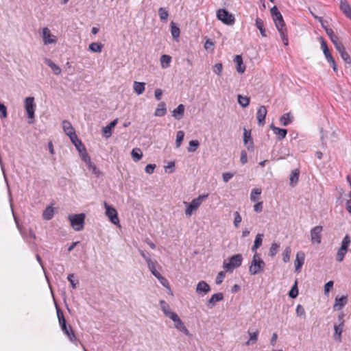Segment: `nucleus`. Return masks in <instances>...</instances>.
Returning <instances> with one entry per match:
<instances>
[{
	"mask_svg": "<svg viewBox=\"0 0 351 351\" xmlns=\"http://www.w3.org/2000/svg\"><path fill=\"white\" fill-rule=\"evenodd\" d=\"M167 112L166 104L165 102H160L158 104L157 108L154 112L156 117H162Z\"/></svg>",
	"mask_w": 351,
	"mask_h": 351,
	"instance_id": "32",
	"label": "nucleus"
},
{
	"mask_svg": "<svg viewBox=\"0 0 351 351\" xmlns=\"http://www.w3.org/2000/svg\"><path fill=\"white\" fill-rule=\"evenodd\" d=\"M255 25L257 29H259L261 36L263 37L266 36V32L264 27V23L263 20L257 17L255 20Z\"/></svg>",
	"mask_w": 351,
	"mask_h": 351,
	"instance_id": "37",
	"label": "nucleus"
},
{
	"mask_svg": "<svg viewBox=\"0 0 351 351\" xmlns=\"http://www.w3.org/2000/svg\"><path fill=\"white\" fill-rule=\"evenodd\" d=\"M204 48L206 50L210 49L213 51L214 50V43L210 39H207L204 44Z\"/></svg>",
	"mask_w": 351,
	"mask_h": 351,
	"instance_id": "62",
	"label": "nucleus"
},
{
	"mask_svg": "<svg viewBox=\"0 0 351 351\" xmlns=\"http://www.w3.org/2000/svg\"><path fill=\"white\" fill-rule=\"evenodd\" d=\"M160 304L161 310L169 319L172 318V315H177L175 312L171 311L170 306L165 300H160Z\"/></svg>",
	"mask_w": 351,
	"mask_h": 351,
	"instance_id": "23",
	"label": "nucleus"
},
{
	"mask_svg": "<svg viewBox=\"0 0 351 351\" xmlns=\"http://www.w3.org/2000/svg\"><path fill=\"white\" fill-rule=\"evenodd\" d=\"M62 330L66 335L71 342L73 343L76 346L77 345L80 341L76 337L72 326L70 324L65 327V329H62Z\"/></svg>",
	"mask_w": 351,
	"mask_h": 351,
	"instance_id": "15",
	"label": "nucleus"
},
{
	"mask_svg": "<svg viewBox=\"0 0 351 351\" xmlns=\"http://www.w3.org/2000/svg\"><path fill=\"white\" fill-rule=\"evenodd\" d=\"M217 17L226 25H232L234 23L235 19L234 15L226 9H219L217 12Z\"/></svg>",
	"mask_w": 351,
	"mask_h": 351,
	"instance_id": "6",
	"label": "nucleus"
},
{
	"mask_svg": "<svg viewBox=\"0 0 351 351\" xmlns=\"http://www.w3.org/2000/svg\"><path fill=\"white\" fill-rule=\"evenodd\" d=\"M171 33L174 40H178L180 34V28L173 22L171 23Z\"/></svg>",
	"mask_w": 351,
	"mask_h": 351,
	"instance_id": "38",
	"label": "nucleus"
},
{
	"mask_svg": "<svg viewBox=\"0 0 351 351\" xmlns=\"http://www.w3.org/2000/svg\"><path fill=\"white\" fill-rule=\"evenodd\" d=\"M71 141L73 143V145L75 146L76 149L78 150L80 153H82V152H86V148L82 141L78 138L77 136L75 134V138L73 136H71L70 138Z\"/></svg>",
	"mask_w": 351,
	"mask_h": 351,
	"instance_id": "28",
	"label": "nucleus"
},
{
	"mask_svg": "<svg viewBox=\"0 0 351 351\" xmlns=\"http://www.w3.org/2000/svg\"><path fill=\"white\" fill-rule=\"evenodd\" d=\"M349 199L346 202V208L348 213L351 215V191L348 193Z\"/></svg>",
	"mask_w": 351,
	"mask_h": 351,
	"instance_id": "64",
	"label": "nucleus"
},
{
	"mask_svg": "<svg viewBox=\"0 0 351 351\" xmlns=\"http://www.w3.org/2000/svg\"><path fill=\"white\" fill-rule=\"evenodd\" d=\"M298 295V289L297 287V281L295 282L294 285L292 287L289 293V296L291 298H295Z\"/></svg>",
	"mask_w": 351,
	"mask_h": 351,
	"instance_id": "53",
	"label": "nucleus"
},
{
	"mask_svg": "<svg viewBox=\"0 0 351 351\" xmlns=\"http://www.w3.org/2000/svg\"><path fill=\"white\" fill-rule=\"evenodd\" d=\"M171 319L174 322V327L179 331L183 332L186 336H190L189 330L185 326L184 322L181 320L178 315H172Z\"/></svg>",
	"mask_w": 351,
	"mask_h": 351,
	"instance_id": "11",
	"label": "nucleus"
},
{
	"mask_svg": "<svg viewBox=\"0 0 351 351\" xmlns=\"http://www.w3.org/2000/svg\"><path fill=\"white\" fill-rule=\"evenodd\" d=\"M337 51L340 54L341 58L344 60L346 64H351V58L348 52L346 51V49L343 45L339 46L338 48L336 49Z\"/></svg>",
	"mask_w": 351,
	"mask_h": 351,
	"instance_id": "26",
	"label": "nucleus"
},
{
	"mask_svg": "<svg viewBox=\"0 0 351 351\" xmlns=\"http://www.w3.org/2000/svg\"><path fill=\"white\" fill-rule=\"evenodd\" d=\"M278 31L280 33V37L285 45H289V39L287 35V28L283 18L274 21Z\"/></svg>",
	"mask_w": 351,
	"mask_h": 351,
	"instance_id": "7",
	"label": "nucleus"
},
{
	"mask_svg": "<svg viewBox=\"0 0 351 351\" xmlns=\"http://www.w3.org/2000/svg\"><path fill=\"white\" fill-rule=\"evenodd\" d=\"M331 42L335 45V49L338 48L339 46L343 45V43L339 40V37L337 35H335L333 37L330 38Z\"/></svg>",
	"mask_w": 351,
	"mask_h": 351,
	"instance_id": "58",
	"label": "nucleus"
},
{
	"mask_svg": "<svg viewBox=\"0 0 351 351\" xmlns=\"http://www.w3.org/2000/svg\"><path fill=\"white\" fill-rule=\"evenodd\" d=\"M270 128L272 130L274 133L276 135L277 139L281 141L285 138L287 130L286 129L279 128L275 126L274 124L270 125Z\"/></svg>",
	"mask_w": 351,
	"mask_h": 351,
	"instance_id": "21",
	"label": "nucleus"
},
{
	"mask_svg": "<svg viewBox=\"0 0 351 351\" xmlns=\"http://www.w3.org/2000/svg\"><path fill=\"white\" fill-rule=\"evenodd\" d=\"M347 296L336 297L333 306L334 309L337 311L341 310L347 304Z\"/></svg>",
	"mask_w": 351,
	"mask_h": 351,
	"instance_id": "27",
	"label": "nucleus"
},
{
	"mask_svg": "<svg viewBox=\"0 0 351 351\" xmlns=\"http://www.w3.org/2000/svg\"><path fill=\"white\" fill-rule=\"evenodd\" d=\"M263 234L258 233L256 234L254 244L258 246L259 247L262 245Z\"/></svg>",
	"mask_w": 351,
	"mask_h": 351,
	"instance_id": "55",
	"label": "nucleus"
},
{
	"mask_svg": "<svg viewBox=\"0 0 351 351\" xmlns=\"http://www.w3.org/2000/svg\"><path fill=\"white\" fill-rule=\"evenodd\" d=\"M160 61L161 67L162 69H167L170 66L171 62V57L169 55H162L160 56Z\"/></svg>",
	"mask_w": 351,
	"mask_h": 351,
	"instance_id": "34",
	"label": "nucleus"
},
{
	"mask_svg": "<svg viewBox=\"0 0 351 351\" xmlns=\"http://www.w3.org/2000/svg\"><path fill=\"white\" fill-rule=\"evenodd\" d=\"M45 62L47 66H49L51 69L54 74L59 75L61 73L60 67L56 64H55L51 59L45 58Z\"/></svg>",
	"mask_w": 351,
	"mask_h": 351,
	"instance_id": "30",
	"label": "nucleus"
},
{
	"mask_svg": "<svg viewBox=\"0 0 351 351\" xmlns=\"http://www.w3.org/2000/svg\"><path fill=\"white\" fill-rule=\"evenodd\" d=\"M344 327V321L341 322L339 324L334 325L335 334L334 339L338 342H341V334Z\"/></svg>",
	"mask_w": 351,
	"mask_h": 351,
	"instance_id": "20",
	"label": "nucleus"
},
{
	"mask_svg": "<svg viewBox=\"0 0 351 351\" xmlns=\"http://www.w3.org/2000/svg\"><path fill=\"white\" fill-rule=\"evenodd\" d=\"M62 127L64 132L67 136L71 138V136H73L75 138V132L73 126L71 125V123L68 121H62Z\"/></svg>",
	"mask_w": 351,
	"mask_h": 351,
	"instance_id": "24",
	"label": "nucleus"
},
{
	"mask_svg": "<svg viewBox=\"0 0 351 351\" xmlns=\"http://www.w3.org/2000/svg\"><path fill=\"white\" fill-rule=\"evenodd\" d=\"M248 334L250 335V339L248 341L245 342L246 346L255 343L257 341L259 331L258 330H256L254 332H251L250 330H248Z\"/></svg>",
	"mask_w": 351,
	"mask_h": 351,
	"instance_id": "36",
	"label": "nucleus"
},
{
	"mask_svg": "<svg viewBox=\"0 0 351 351\" xmlns=\"http://www.w3.org/2000/svg\"><path fill=\"white\" fill-rule=\"evenodd\" d=\"M223 69V65L221 63H216L214 65L213 71L217 75H221Z\"/></svg>",
	"mask_w": 351,
	"mask_h": 351,
	"instance_id": "60",
	"label": "nucleus"
},
{
	"mask_svg": "<svg viewBox=\"0 0 351 351\" xmlns=\"http://www.w3.org/2000/svg\"><path fill=\"white\" fill-rule=\"evenodd\" d=\"M0 112H1V114H0V117L1 118H5V117H7V116H8L7 108L1 101H0Z\"/></svg>",
	"mask_w": 351,
	"mask_h": 351,
	"instance_id": "57",
	"label": "nucleus"
},
{
	"mask_svg": "<svg viewBox=\"0 0 351 351\" xmlns=\"http://www.w3.org/2000/svg\"><path fill=\"white\" fill-rule=\"evenodd\" d=\"M223 299V293H217L213 294L211 298L207 302V306L209 308L214 307L217 302H219Z\"/></svg>",
	"mask_w": 351,
	"mask_h": 351,
	"instance_id": "19",
	"label": "nucleus"
},
{
	"mask_svg": "<svg viewBox=\"0 0 351 351\" xmlns=\"http://www.w3.org/2000/svg\"><path fill=\"white\" fill-rule=\"evenodd\" d=\"M267 113L265 106H261L256 112V119L259 126H263L265 124V117Z\"/></svg>",
	"mask_w": 351,
	"mask_h": 351,
	"instance_id": "14",
	"label": "nucleus"
},
{
	"mask_svg": "<svg viewBox=\"0 0 351 351\" xmlns=\"http://www.w3.org/2000/svg\"><path fill=\"white\" fill-rule=\"evenodd\" d=\"M271 14L274 21L282 18L281 13L278 11L276 5L271 8Z\"/></svg>",
	"mask_w": 351,
	"mask_h": 351,
	"instance_id": "47",
	"label": "nucleus"
},
{
	"mask_svg": "<svg viewBox=\"0 0 351 351\" xmlns=\"http://www.w3.org/2000/svg\"><path fill=\"white\" fill-rule=\"evenodd\" d=\"M158 14L161 21H167L169 16L167 10L164 8L158 9Z\"/></svg>",
	"mask_w": 351,
	"mask_h": 351,
	"instance_id": "49",
	"label": "nucleus"
},
{
	"mask_svg": "<svg viewBox=\"0 0 351 351\" xmlns=\"http://www.w3.org/2000/svg\"><path fill=\"white\" fill-rule=\"evenodd\" d=\"M184 137V132L182 130H179L176 134V146L177 148L180 147Z\"/></svg>",
	"mask_w": 351,
	"mask_h": 351,
	"instance_id": "48",
	"label": "nucleus"
},
{
	"mask_svg": "<svg viewBox=\"0 0 351 351\" xmlns=\"http://www.w3.org/2000/svg\"><path fill=\"white\" fill-rule=\"evenodd\" d=\"M293 119V117L291 115V112H287L283 114L280 118V123L284 126H287L290 123H292Z\"/></svg>",
	"mask_w": 351,
	"mask_h": 351,
	"instance_id": "31",
	"label": "nucleus"
},
{
	"mask_svg": "<svg viewBox=\"0 0 351 351\" xmlns=\"http://www.w3.org/2000/svg\"><path fill=\"white\" fill-rule=\"evenodd\" d=\"M262 193V190L260 188H255L253 189L251 191L250 194V200L253 202H256L258 199L259 196Z\"/></svg>",
	"mask_w": 351,
	"mask_h": 351,
	"instance_id": "39",
	"label": "nucleus"
},
{
	"mask_svg": "<svg viewBox=\"0 0 351 351\" xmlns=\"http://www.w3.org/2000/svg\"><path fill=\"white\" fill-rule=\"evenodd\" d=\"M299 170L298 169H294L291 171V176H290V184L292 186H294L296 184L299 180Z\"/></svg>",
	"mask_w": 351,
	"mask_h": 351,
	"instance_id": "41",
	"label": "nucleus"
},
{
	"mask_svg": "<svg viewBox=\"0 0 351 351\" xmlns=\"http://www.w3.org/2000/svg\"><path fill=\"white\" fill-rule=\"evenodd\" d=\"M133 88H134V92L138 95H141L145 90V83L135 81L134 82Z\"/></svg>",
	"mask_w": 351,
	"mask_h": 351,
	"instance_id": "35",
	"label": "nucleus"
},
{
	"mask_svg": "<svg viewBox=\"0 0 351 351\" xmlns=\"http://www.w3.org/2000/svg\"><path fill=\"white\" fill-rule=\"evenodd\" d=\"M199 145V141L197 140H192L189 141V147L188 148V152H194L198 147Z\"/></svg>",
	"mask_w": 351,
	"mask_h": 351,
	"instance_id": "51",
	"label": "nucleus"
},
{
	"mask_svg": "<svg viewBox=\"0 0 351 351\" xmlns=\"http://www.w3.org/2000/svg\"><path fill=\"white\" fill-rule=\"evenodd\" d=\"M295 313L297 316L301 317L305 315V311L304 307L301 304H298L296 307Z\"/></svg>",
	"mask_w": 351,
	"mask_h": 351,
	"instance_id": "59",
	"label": "nucleus"
},
{
	"mask_svg": "<svg viewBox=\"0 0 351 351\" xmlns=\"http://www.w3.org/2000/svg\"><path fill=\"white\" fill-rule=\"evenodd\" d=\"M54 208L51 206H48L43 213V218L45 220H50L53 217Z\"/></svg>",
	"mask_w": 351,
	"mask_h": 351,
	"instance_id": "33",
	"label": "nucleus"
},
{
	"mask_svg": "<svg viewBox=\"0 0 351 351\" xmlns=\"http://www.w3.org/2000/svg\"><path fill=\"white\" fill-rule=\"evenodd\" d=\"M88 168L89 170H90L92 171V173L93 174H95L97 177H99L101 172L100 171L97 169V166L95 165V163H93V162H90L88 165Z\"/></svg>",
	"mask_w": 351,
	"mask_h": 351,
	"instance_id": "50",
	"label": "nucleus"
},
{
	"mask_svg": "<svg viewBox=\"0 0 351 351\" xmlns=\"http://www.w3.org/2000/svg\"><path fill=\"white\" fill-rule=\"evenodd\" d=\"M234 62L237 66V71L239 73H243L245 71V66L243 64L242 56L241 55H236L234 58Z\"/></svg>",
	"mask_w": 351,
	"mask_h": 351,
	"instance_id": "22",
	"label": "nucleus"
},
{
	"mask_svg": "<svg viewBox=\"0 0 351 351\" xmlns=\"http://www.w3.org/2000/svg\"><path fill=\"white\" fill-rule=\"evenodd\" d=\"M42 38L45 45L54 44L57 42L56 36L51 34L48 27H44L43 29Z\"/></svg>",
	"mask_w": 351,
	"mask_h": 351,
	"instance_id": "12",
	"label": "nucleus"
},
{
	"mask_svg": "<svg viewBox=\"0 0 351 351\" xmlns=\"http://www.w3.org/2000/svg\"><path fill=\"white\" fill-rule=\"evenodd\" d=\"M347 252L348 249L340 247L337 253L336 260L339 263L343 261Z\"/></svg>",
	"mask_w": 351,
	"mask_h": 351,
	"instance_id": "45",
	"label": "nucleus"
},
{
	"mask_svg": "<svg viewBox=\"0 0 351 351\" xmlns=\"http://www.w3.org/2000/svg\"><path fill=\"white\" fill-rule=\"evenodd\" d=\"M71 227L75 231H80L84 228L85 215L84 213L73 214L68 216Z\"/></svg>",
	"mask_w": 351,
	"mask_h": 351,
	"instance_id": "3",
	"label": "nucleus"
},
{
	"mask_svg": "<svg viewBox=\"0 0 351 351\" xmlns=\"http://www.w3.org/2000/svg\"><path fill=\"white\" fill-rule=\"evenodd\" d=\"M243 256L241 254H237L232 256L229 258V262L226 263L223 262V269L227 272H232V271L239 267H240L242 264Z\"/></svg>",
	"mask_w": 351,
	"mask_h": 351,
	"instance_id": "4",
	"label": "nucleus"
},
{
	"mask_svg": "<svg viewBox=\"0 0 351 351\" xmlns=\"http://www.w3.org/2000/svg\"><path fill=\"white\" fill-rule=\"evenodd\" d=\"M243 141L245 145H247V148L249 151H253L254 149V143L251 136V131L247 130L244 129L243 132Z\"/></svg>",
	"mask_w": 351,
	"mask_h": 351,
	"instance_id": "16",
	"label": "nucleus"
},
{
	"mask_svg": "<svg viewBox=\"0 0 351 351\" xmlns=\"http://www.w3.org/2000/svg\"><path fill=\"white\" fill-rule=\"evenodd\" d=\"M224 277L225 273L223 271L219 272L215 279V283L217 285H220L223 282Z\"/></svg>",
	"mask_w": 351,
	"mask_h": 351,
	"instance_id": "61",
	"label": "nucleus"
},
{
	"mask_svg": "<svg viewBox=\"0 0 351 351\" xmlns=\"http://www.w3.org/2000/svg\"><path fill=\"white\" fill-rule=\"evenodd\" d=\"M350 238L348 234H346L341 241V247L348 249V246L350 243Z\"/></svg>",
	"mask_w": 351,
	"mask_h": 351,
	"instance_id": "56",
	"label": "nucleus"
},
{
	"mask_svg": "<svg viewBox=\"0 0 351 351\" xmlns=\"http://www.w3.org/2000/svg\"><path fill=\"white\" fill-rule=\"evenodd\" d=\"M131 156H132V159L135 162H138L143 158V153H142V151L141 150V149L134 148L132 150Z\"/></svg>",
	"mask_w": 351,
	"mask_h": 351,
	"instance_id": "40",
	"label": "nucleus"
},
{
	"mask_svg": "<svg viewBox=\"0 0 351 351\" xmlns=\"http://www.w3.org/2000/svg\"><path fill=\"white\" fill-rule=\"evenodd\" d=\"M104 207L106 208L105 214L106 217L113 224L118 225L119 219L117 210L112 206L108 205L106 202H104Z\"/></svg>",
	"mask_w": 351,
	"mask_h": 351,
	"instance_id": "9",
	"label": "nucleus"
},
{
	"mask_svg": "<svg viewBox=\"0 0 351 351\" xmlns=\"http://www.w3.org/2000/svg\"><path fill=\"white\" fill-rule=\"evenodd\" d=\"M341 11L351 20V7L347 0H341L339 3Z\"/></svg>",
	"mask_w": 351,
	"mask_h": 351,
	"instance_id": "18",
	"label": "nucleus"
},
{
	"mask_svg": "<svg viewBox=\"0 0 351 351\" xmlns=\"http://www.w3.org/2000/svg\"><path fill=\"white\" fill-rule=\"evenodd\" d=\"M184 113V106L183 104H180L176 108L173 110L172 116L177 120H180Z\"/></svg>",
	"mask_w": 351,
	"mask_h": 351,
	"instance_id": "29",
	"label": "nucleus"
},
{
	"mask_svg": "<svg viewBox=\"0 0 351 351\" xmlns=\"http://www.w3.org/2000/svg\"><path fill=\"white\" fill-rule=\"evenodd\" d=\"M210 291V285L204 280L199 281L196 286V293L200 296L206 295Z\"/></svg>",
	"mask_w": 351,
	"mask_h": 351,
	"instance_id": "13",
	"label": "nucleus"
},
{
	"mask_svg": "<svg viewBox=\"0 0 351 351\" xmlns=\"http://www.w3.org/2000/svg\"><path fill=\"white\" fill-rule=\"evenodd\" d=\"M265 266V262L260 258L259 254L256 253L253 256L249 272L251 275L258 274L263 271Z\"/></svg>",
	"mask_w": 351,
	"mask_h": 351,
	"instance_id": "2",
	"label": "nucleus"
},
{
	"mask_svg": "<svg viewBox=\"0 0 351 351\" xmlns=\"http://www.w3.org/2000/svg\"><path fill=\"white\" fill-rule=\"evenodd\" d=\"M291 250L289 247H287L282 254V260L285 263H287L290 260Z\"/></svg>",
	"mask_w": 351,
	"mask_h": 351,
	"instance_id": "52",
	"label": "nucleus"
},
{
	"mask_svg": "<svg viewBox=\"0 0 351 351\" xmlns=\"http://www.w3.org/2000/svg\"><path fill=\"white\" fill-rule=\"evenodd\" d=\"M156 261H149L147 263V266L151 271V273L156 278L160 274L156 269Z\"/></svg>",
	"mask_w": 351,
	"mask_h": 351,
	"instance_id": "44",
	"label": "nucleus"
},
{
	"mask_svg": "<svg viewBox=\"0 0 351 351\" xmlns=\"http://www.w3.org/2000/svg\"><path fill=\"white\" fill-rule=\"evenodd\" d=\"M323 227L316 226L311 230V241L313 244H319L322 241V232Z\"/></svg>",
	"mask_w": 351,
	"mask_h": 351,
	"instance_id": "10",
	"label": "nucleus"
},
{
	"mask_svg": "<svg viewBox=\"0 0 351 351\" xmlns=\"http://www.w3.org/2000/svg\"><path fill=\"white\" fill-rule=\"evenodd\" d=\"M238 103L243 108H245L250 104V97L246 96H242L241 95H238L237 96Z\"/></svg>",
	"mask_w": 351,
	"mask_h": 351,
	"instance_id": "43",
	"label": "nucleus"
},
{
	"mask_svg": "<svg viewBox=\"0 0 351 351\" xmlns=\"http://www.w3.org/2000/svg\"><path fill=\"white\" fill-rule=\"evenodd\" d=\"M156 278H158V280H159L160 283L162 285H163L165 287H169V282H168V280L164 276H162L161 274L158 276Z\"/></svg>",
	"mask_w": 351,
	"mask_h": 351,
	"instance_id": "63",
	"label": "nucleus"
},
{
	"mask_svg": "<svg viewBox=\"0 0 351 351\" xmlns=\"http://www.w3.org/2000/svg\"><path fill=\"white\" fill-rule=\"evenodd\" d=\"M36 104L34 102V97H28L25 99V109L27 114V118L29 119L28 123H32L34 120V112L36 110Z\"/></svg>",
	"mask_w": 351,
	"mask_h": 351,
	"instance_id": "5",
	"label": "nucleus"
},
{
	"mask_svg": "<svg viewBox=\"0 0 351 351\" xmlns=\"http://www.w3.org/2000/svg\"><path fill=\"white\" fill-rule=\"evenodd\" d=\"M304 259L305 255L303 252H299L297 253L296 258L294 262L295 271L300 272L301 271L302 267L304 263Z\"/></svg>",
	"mask_w": 351,
	"mask_h": 351,
	"instance_id": "17",
	"label": "nucleus"
},
{
	"mask_svg": "<svg viewBox=\"0 0 351 351\" xmlns=\"http://www.w3.org/2000/svg\"><path fill=\"white\" fill-rule=\"evenodd\" d=\"M234 225L236 228L239 227V223H241L242 218L238 211H235L234 213Z\"/></svg>",
	"mask_w": 351,
	"mask_h": 351,
	"instance_id": "54",
	"label": "nucleus"
},
{
	"mask_svg": "<svg viewBox=\"0 0 351 351\" xmlns=\"http://www.w3.org/2000/svg\"><path fill=\"white\" fill-rule=\"evenodd\" d=\"M280 248V245L276 243H273L270 247L269 251V256L271 257H274L276 255Z\"/></svg>",
	"mask_w": 351,
	"mask_h": 351,
	"instance_id": "46",
	"label": "nucleus"
},
{
	"mask_svg": "<svg viewBox=\"0 0 351 351\" xmlns=\"http://www.w3.org/2000/svg\"><path fill=\"white\" fill-rule=\"evenodd\" d=\"M320 39H321V48L323 50V53L325 56V58H326L327 62L331 64L333 71H337V67L336 62L328 48L326 42L324 40V39L322 37H320Z\"/></svg>",
	"mask_w": 351,
	"mask_h": 351,
	"instance_id": "8",
	"label": "nucleus"
},
{
	"mask_svg": "<svg viewBox=\"0 0 351 351\" xmlns=\"http://www.w3.org/2000/svg\"><path fill=\"white\" fill-rule=\"evenodd\" d=\"M102 47L103 45L99 43H92L88 46L89 50L95 53H100Z\"/></svg>",
	"mask_w": 351,
	"mask_h": 351,
	"instance_id": "42",
	"label": "nucleus"
},
{
	"mask_svg": "<svg viewBox=\"0 0 351 351\" xmlns=\"http://www.w3.org/2000/svg\"><path fill=\"white\" fill-rule=\"evenodd\" d=\"M117 123V119L111 121L108 125L104 127L102 129L103 135L105 138H108L112 135V129L115 127Z\"/></svg>",
	"mask_w": 351,
	"mask_h": 351,
	"instance_id": "25",
	"label": "nucleus"
},
{
	"mask_svg": "<svg viewBox=\"0 0 351 351\" xmlns=\"http://www.w3.org/2000/svg\"><path fill=\"white\" fill-rule=\"evenodd\" d=\"M208 197V193L199 195L197 197L193 199L191 202L188 203L184 202L186 208L185 209V215L188 217L192 215V214L199 207L202 202Z\"/></svg>",
	"mask_w": 351,
	"mask_h": 351,
	"instance_id": "1",
	"label": "nucleus"
}]
</instances>
